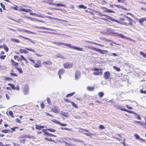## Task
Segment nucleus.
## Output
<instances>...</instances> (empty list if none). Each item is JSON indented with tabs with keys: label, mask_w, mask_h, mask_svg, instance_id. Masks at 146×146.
Masks as SVG:
<instances>
[{
	"label": "nucleus",
	"mask_w": 146,
	"mask_h": 146,
	"mask_svg": "<svg viewBox=\"0 0 146 146\" xmlns=\"http://www.w3.org/2000/svg\"><path fill=\"white\" fill-rule=\"evenodd\" d=\"M119 21L118 23H120L122 24L125 25H133L132 22L133 20L131 18L126 15L123 16V18H120L119 19Z\"/></svg>",
	"instance_id": "nucleus-1"
},
{
	"label": "nucleus",
	"mask_w": 146,
	"mask_h": 146,
	"mask_svg": "<svg viewBox=\"0 0 146 146\" xmlns=\"http://www.w3.org/2000/svg\"><path fill=\"white\" fill-rule=\"evenodd\" d=\"M28 60H30L32 64H35L34 66L35 68H38L41 67L42 65L41 61L40 60H38L36 61V62L35 63V60L33 59L32 58L29 57L28 58Z\"/></svg>",
	"instance_id": "nucleus-2"
},
{
	"label": "nucleus",
	"mask_w": 146,
	"mask_h": 146,
	"mask_svg": "<svg viewBox=\"0 0 146 146\" xmlns=\"http://www.w3.org/2000/svg\"><path fill=\"white\" fill-rule=\"evenodd\" d=\"M87 47L89 48H90L91 50H93L102 54H105L107 53L108 52V50H101L100 49L94 47H90L89 46H88Z\"/></svg>",
	"instance_id": "nucleus-3"
},
{
	"label": "nucleus",
	"mask_w": 146,
	"mask_h": 146,
	"mask_svg": "<svg viewBox=\"0 0 146 146\" xmlns=\"http://www.w3.org/2000/svg\"><path fill=\"white\" fill-rule=\"evenodd\" d=\"M27 50H29L34 52H35V50H34L31 48H28L27 47L25 48V49H23L22 48L20 49L19 52L20 53H24V54H27L29 52V51Z\"/></svg>",
	"instance_id": "nucleus-4"
},
{
	"label": "nucleus",
	"mask_w": 146,
	"mask_h": 146,
	"mask_svg": "<svg viewBox=\"0 0 146 146\" xmlns=\"http://www.w3.org/2000/svg\"><path fill=\"white\" fill-rule=\"evenodd\" d=\"M93 70L96 71L97 72L93 73V74L94 75L98 76L102 75V74L103 69H99L96 68H94L92 69Z\"/></svg>",
	"instance_id": "nucleus-5"
},
{
	"label": "nucleus",
	"mask_w": 146,
	"mask_h": 146,
	"mask_svg": "<svg viewBox=\"0 0 146 146\" xmlns=\"http://www.w3.org/2000/svg\"><path fill=\"white\" fill-rule=\"evenodd\" d=\"M64 46H67L69 48H72V49H76V50H79V51H82L83 50V48H80L79 47L74 46L72 45H71L70 44L64 43Z\"/></svg>",
	"instance_id": "nucleus-6"
},
{
	"label": "nucleus",
	"mask_w": 146,
	"mask_h": 146,
	"mask_svg": "<svg viewBox=\"0 0 146 146\" xmlns=\"http://www.w3.org/2000/svg\"><path fill=\"white\" fill-rule=\"evenodd\" d=\"M98 15L101 16H105L106 17V18L107 19H108L111 21L112 22H115L117 23H119L118 21L116 20L111 17L109 16L108 15H106L103 14L102 13L98 12Z\"/></svg>",
	"instance_id": "nucleus-7"
},
{
	"label": "nucleus",
	"mask_w": 146,
	"mask_h": 146,
	"mask_svg": "<svg viewBox=\"0 0 146 146\" xmlns=\"http://www.w3.org/2000/svg\"><path fill=\"white\" fill-rule=\"evenodd\" d=\"M18 8L17 6H15L13 7V9L16 10H18L19 12L24 11L26 12H29L31 11V10L30 9H25L22 8H20L18 9Z\"/></svg>",
	"instance_id": "nucleus-8"
},
{
	"label": "nucleus",
	"mask_w": 146,
	"mask_h": 146,
	"mask_svg": "<svg viewBox=\"0 0 146 146\" xmlns=\"http://www.w3.org/2000/svg\"><path fill=\"white\" fill-rule=\"evenodd\" d=\"M26 135H23L20 136L18 137L19 142L21 143H22L24 144V143L26 141Z\"/></svg>",
	"instance_id": "nucleus-9"
},
{
	"label": "nucleus",
	"mask_w": 146,
	"mask_h": 146,
	"mask_svg": "<svg viewBox=\"0 0 146 146\" xmlns=\"http://www.w3.org/2000/svg\"><path fill=\"white\" fill-rule=\"evenodd\" d=\"M63 66L65 68L69 69L72 68L73 65L72 63L67 62L64 63Z\"/></svg>",
	"instance_id": "nucleus-10"
},
{
	"label": "nucleus",
	"mask_w": 146,
	"mask_h": 146,
	"mask_svg": "<svg viewBox=\"0 0 146 146\" xmlns=\"http://www.w3.org/2000/svg\"><path fill=\"white\" fill-rule=\"evenodd\" d=\"M65 72L64 70L63 69H60L58 72V74L59 75V78H61V75H63Z\"/></svg>",
	"instance_id": "nucleus-11"
},
{
	"label": "nucleus",
	"mask_w": 146,
	"mask_h": 146,
	"mask_svg": "<svg viewBox=\"0 0 146 146\" xmlns=\"http://www.w3.org/2000/svg\"><path fill=\"white\" fill-rule=\"evenodd\" d=\"M104 78L105 79L108 80L110 78V73L108 71H106L104 73Z\"/></svg>",
	"instance_id": "nucleus-12"
},
{
	"label": "nucleus",
	"mask_w": 146,
	"mask_h": 146,
	"mask_svg": "<svg viewBox=\"0 0 146 146\" xmlns=\"http://www.w3.org/2000/svg\"><path fill=\"white\" fill-rule=\"evenodd\" d=\"M5 54V52L1 51L0 53V59L1 60H4L6 57V55Z\"/></svg>",
	"instance_id": "nucleus-13"
},
{
	"label": "nucleus",
	"mask_w": 146,
	"mask_h": 146,
	"mask_svg": "<svg viewBox=\"0 0 146 146\" xmlns=\"http://www.w3.org/2000/svg\"><path fill=\"white\" fill-rule=\"evenodd\" d=\"M29 92V88L27 86H25L24 88L23 93L25 94L26 95L28 94Z\"/></svg>",
	"instance_id": "nucleus-14"
},
{
	"label": "nucleus",
	"mask_w": 146,
	"mask_h": 146,
	"mask_svg": "<svg viewBox=\"0 0 146 146\" xmlns=\"http://www.w3.org/2000/svg\"><path fill=\"white\" fill-rule=\"evenodd\" d=\"M80 77V72L79 71H76L75 74V79L76 80H78Z\"/></svg>",
	"instance_id": "nucleus-15"
},
{
	"label": "nucleus",
	"mask_w": 146,
	"mask_h": 146,
	"mask_svg": "<svg viewBox=\"0 0 146 146\" xmlns=\"http://www.w3.org/2000/svg\"><path fill=\"white\" fill-rule=\"evenodd\" d=\"M8 85L10 86L11 87L12 89L13 90H19V88L18 85L17 87H15V85L14 84H12L10 83L8 84Z\"/></svg>",
	"instance_id": "nucleus-16"
},
{
	"label": "nucleus",
	"mask_w": 146,
	"mask_h": 146,
	"mask_svg": "<svg viewBox=\"0 0 146 146\" xmlns=\"http://www.w3.org/2000/svg\"><path fill=\"white\" fill-rule=\"evenodd\" d=\"M52 121L53 122L57 123L61 126H66L67 125L66 124L62 123L59 121H58L56 119H53Z\"/></svg>",
	"instance_id": "nucleus-17"
},
{
	"label": "nucleus",
	"mask_w": 146,
	"mask_h": 146,
	"mask_svg": "<svg viewBox=\"0 0 146 146\" xmlns=\"http://www.w3.org/2000/svg\"><path fill=\"white\" fill-rule=\"evenodd\" d=\"M79 129L80 130H82L83 131L88 132V133H84V134L85 135H86L87 136H91V135H94V134H92V133H90L89 131L88 130H87V129H82V128H80Z\"/></svg>",
	"instance_id": "nucleus-18"
},
{
	"label": "nucleus",
	"mask_w": 146,
	"mask_h": 146,
	"mask_svg": "<svg viewBox=\"0 0 146 146\" xmlns=\"http://www.w3.org/2000/svg\"><path fill=\"white\" fill-rule=\"evenodd\" d=\"M10 62L12 66L15 67L18 66L19 64L18 63L15 62L13 59L11 60Z\"/></svg>",
	"instance_id": "nucleus-19"
},
{
	"label": "nucleus",
	"mask_w": 146,
	"mask_h": 146,
	"mask_svg": "<svg viewBox=\"0 0 146 146\" xmlns=\"http://www.w3.org/2000/svg\"><path fill=\"white\" fill-rule=\"evenodd\" d=\"M52 111L56 113H58L59 112V110L56 106H54L52 109Z\"/></svg>",
	"instance_id": "nucleus-20"
},
{
	"label": "nucleus",
	"mask_w": 146,
	"mask_h": 146,
	"mask_svg": "<svg viewBox=\"0 0 146 146\" xmlns=\"http://www.w3.org/2000/svg\"><path fill=\"white\" fill-rule=\"evenodd\" d=\"M138 21L141 24H143V23L146 21V17L141 18L138 19Z\"/></svg>",
	"instance_id": "nucleus-21"
},
{
	"label": "nucleus",
	"mask_w": 146,
	"mask_h": 146,
	"mask_svg": "<svg viewBox=\"0 0 146 146\" xmlns=\"http://www.w3.org/2000/svg\"><path fill=\"white\" fill-rule=\"evenodd\" d=\"M46 127V126L45 125H42V126H40L38 125H35V128L36 129L38 130H40L42 129L43 128H44Z\"/></svg>",
	"instance_id": "nucleus-22"
},
{
	"label": "nucleus",
	"mask_w": 146,
	"mask_h": 146,
	"mask_svg": "<svg viewBox=\"0 0 146 146\" xmlns=\"http://www.w3.org/2000/svg\"><path fill=\"white\" fill-rule=\"evenodd\" d=\"M116 109H120L121 111L127 112L128 113H132V112H131V111H129V110H127L125 109V108H121V107L119 106H117L116 108Z\"/></svg>",
	"instance_id": "nucleus-23"
},
{
	"label": "nucleus",
	"mask_w": 146,
	"mask_h": 146,
	"mask_svg": "<svg viewBox=\"0 0 146 146\" xmlns=\"http://www.w3.org/2000/svg\"><path fill=\"white\" fill-rule=\"evenodd\" d=\"M18 30L19 31H21L22 32H25L27 33H31V34H34V33L33 32H31L28 30H26L24 29H18Z\"/></svg>",
	"instance_id": "nucleus-24"
},
{
	"label": "nucleus",
	"mask_w": 146,
	"mask_h": 146,
	"mask_svg": "<svg viewBox=\"0 0 146 146\" xmlns=\"http://www.w3.org/2000/svg\"><path fill=\"white\" fill-rule=\"evenodd\" d=\"M50 4L51 5H56L58 7L62 6L64 7L65 6V5L64 4H61L59 3L55 4L53 3H50Z\"/></svg>",
	"instance_id": "nucleus-25"
},
{
	"label": "nucleus",
	"mask_w": 146,
	"mask_h": 146,
	"mask_svg": "<svg viewBox=\"0 0 146 146\" xmlns=\"http://www.w3.org/2000/svg\"><path fill=\"white\" fill-rule=\"evenodd\" d=\"M131 111V112H132V113H131V114H133L135 115H136L137 116L136 117L137 118V119H139V120L141 119V117L137 114L136 113H135L133 111Z\"/></svg>",
	"instance_id": "nucleus-26"
},
{
	"label": "nucleus",
	"mask_w": 146,
	"mask_h": 146,
	"mask_svg": "<svg viewBox=\"0 0 146 146\" xmlns=\"http://www.w3.org/2000/svg\"><path fill=\"white\" fill-rule=\"evenodd\" d=\"M13 57L15 60H17L18 62H19V61L21 62V57H20V58H19V56L15 55Z\"/></svg>",
	"instance_id": "nucleus-27"
},
{
	"label": "nucleus",
	"mask_w": 146,
	"mask_h": 146,
	"mask_svg": "<svg viewBox=\"0 0 146 146\" xmlns=\"http://www.w3.org/2000/svg\"><path fill=\"white\" fill-rule=\"evenodd\" d=\"M18 37H21L23 39L29 40L32 43H33V41L31 39L29 38H27V37H25V36H22L21 35H19V36Z\"/></svg>",
	"instance_id": "nucleus-28"
},
{
	"label": "nucleus",
	"mask_w": 146,
	"mask_h": 146,
	"mask_svg": "<svg viewBox=\"0 0 146 146\" xmlns=\"http://www.w3.org/2000/svg\"><path fill=\"white\" fill-rule=\"evenodd\" d=\"M52 43L58 46L64 45V43L60 42H53Z\"/></svg>",
	"instance_id": "nucleus-29"
},
{
	"label": "nucleus",
	"mask_w": 146,
	"mask_h": 146,
	"mask_svg": "<svg viewBox=\"0 0 146 146\" xmlns=\"http://www.w3.org/2000/svg\"><path fill=\"white\" fill-rule=\"evenodd\" d=\"M103 12H107L108 13H114V12L112 10H109L107 8H106V9Z\"/></svg>",
	"instance_id": "nucleus-30"
},
{
	"label": "nucleus",
	"mask_w": 146,
	"mask_h": 146,
	"mask_svg": "<svg viewBox=\"0 0 146 146\" xmlns=\"http://www.w3.org/2000/svg\"><path fill=\"white\" fill-rule=\"evenodd\" d=\"M95 88V87L94 86L91 87L88 86L87 87V90L89 91H93Z\"/></svg>",
	"instance_id": "nucleus-31"
},
{
	"label": "nucleus",
	"mask_w": 146,
	"mask_h": 146,
	"mask_svg": "<svg viewBox=\"0 0 146 146\" xmlns=\"http://www.w3.org/2000/svg\"><path fill=\"white\" fill-rule=\"evenodd\" d=\"M11 40L13 42H16L17 43H19L20 42V41L19 40L16 39L15 38H11Z\"/></svg>",
	"instance_id": "nucleus-32"
},
{
	"label": "nucleus",
	"mask_w": 146,
	"mask_h": 146,
	"mask_svg": "<svg viewBox=\"0 0 146 146\" xmlns=\"http://www.w3.org/2000/svg\"><path fill=\"white\" fill-rule=\"evenodd\" d=\"M20 57H21V61L23 60L25 61L26 63L28 62V61L27 59H26L24 57V56L22 55H21L20 56Z\"/></svg>",
	"instance_id": "nucleus-33"
},
{
	"label": "nucleus",
	"mask_w": 146,
	"mask_h": 146,
	"mask_svg": "<svg viewBox=\"0 0 146 146\" xmlns=\"http://www.w3.org/2000/svg\"><path fill=\"white\" fill-rule=\"evenodd\" d=\"M3 47L4 49V50L6 51V52H7L9 51V48L6 45L3 44Z\"/></svg>",
	"instance_id": "nucleus-34"
},
{
	"label": "nucleus",
	"mask_w": 146,
	"mask_h": 146,
	"mask_svg": "<svg viewBox=\"0 0 146 146\" xmlns=\"http://www.w3.org/2000/svg\"><path fill=\"white\" fill-rule=\"evenodd\" d=\"M134 123H137L139 124L141 126H143L145 124L144 123L142 122L141 121H135Z\"/></svg>",
	"instance_id": "nucleus-35"
},
{
	"label": "nucleus",
	"mask_w": 146,
	"mask_h": 146,
	"mask_svg": "<svg viewBox=\"0 0 146 146\" xmlns=\"http://www.w3.org/2000/svg\"><path fill=\"white\" fill-rule=\"evenodd\" d=\"M52 64V63L49 61H44L43 62V65H51Z\"/></svg>",
	"instance_id": "nucleus-36"
},
{
	"label": "nucleus",
	"mask_w": 146,
	"mask_h": 146,
	"mask_svg": "<svg viewBox=\"0 0 146 146\" xmlns=\"http://www.w3.org/2000/svg\"><path fill=\"white\" fill-rule=\"evenodd\" d=\"M1 131L4 133H8L11 132L10 130L7 129L1 130Z\"/></svg>",
	"instance_id": "nucleus-37"
},
{
	"label": "nucleus",
	"mask_w": 146,
	"mask_h": 146,
	"mask_svg": "<svg viewBox=\"0 0 146 146\" xmlns=\"http://www.w3.org/2000/svg\"><path fill=\"white\" fill-rule=\"evenodd\" d=\"M16 70H17L20 74H22L23 73V71L21 68H19L18 67H15Z\"/></svg>",
	"instance_id": "nucleus-38"
},
{
	"label": "nucleus",
	"mask_w": 146,
	"mask_h": 146,
	"mask_svg": "<svg viewBox=\"0 0 146 146\" xmlns=\"http://www.w3.org/2000/svg\"><path fill=\"white\" fill-rule=\"evenodd\" d=\"M71 104L72 105L74 106L75 108H78V105L74 103L73 102H71Z\"/></svg>",
	"instance_id": "nucleus-39"
},
{
	"label": "nucleus",
	"mask_w": 146,
	"mask_h": 146,
	"mask_svg": "<svg viewBox=\"0 0 146 146\" xmlns=\"http://www.w3.org/2000/svg\"><path fill=\"white\" fill-rule=\"evenodd\" d=\"M74 94H75V92H73L72 93H71L67 94L66 95V97L68 98V97H69L72 96H73Z\"/></svg>",
	"instance_id": "nucleus-40"
},
{
	"label": "nucleus",
	"mask_w": 146,
	"mask_h": 146,
	"mask_svg": "<svg viewBox=\"0 0 146 146\" xmlns=\"http://www.w3.org/2000/svg\"><path fill=\"white\" fill-rule=\"evenodd\" d=\"M46 130L50 132H54L56 131V130L55 129H52V128H47L46 129Z\"/></svg>",
	"instance_id": "nucleus-41"
},
{
	"label": "nucleus",
	"mask_w": 146,
	"mask_h": 146,
	"mask_svg": "<svg viewBox=\"0 0 146 146\" xmlns=\"http://www.w3.org/2000/svg\"><path fill=\"white\" fill-rule=\"evenodd\" d=\"M140 53L141 56L143 57L146 58V54L142 52H140Z\"/></svg>",
	"instance_id": "nucleus-42"
},
{
	"label": "nucleus",
	"mask_w": 146,
	"mask_h": 146,
	"mask_svg": "<svg viewBox=\"0 0 146 146\" xmlns=\"http://www.w3.org/2000/svg\"><path fill=\"white\" fill-rule=\"evenodd\" d=\"M9 115H10L12 117H14V116L13 115V113L11 111H10L9 112Z\"/></svg>",
	"instance_id": "nucleus-43"
},
{
	"label": "nucleus",
	"mask_w": 146,
	"mask_h": 146,
	"mask_svg": "<svg viewBox=\"0 0 146 146\" xmlns=\"http://www.w3.org/2000/svg\"><path fill=\"white\" fill-rule=\"evenodd\" d=\"M4 78L5 80H6V81H9L10 80H13L11 78L9 77H4Z\"/></svg>",
	"instance_id": "nucleus-44"
},
{
	"label": "nucleus",
	"mask_w": 146,
	"mask_h": 146,
	"mask_svg": "<svg viewBox=\"0 0 146 146\" xmlns=\"http://www.w3.org/2000/svg\"><path fill=\"white\" fill-rule=\"evenodd\" d=\"M45 140H47L49 141H53L55 142L54 141L53 139H52L51 138H50L49 139H48L47 137H45L44 139Z\"/></svg>",
	"instance_id": "nucleus-45"
},
{
	"label": "nucleus",
	"mask_w": 146,
	"mask_h": 146,
	"mask_svg": "<svg viewBox=\"0 0 146 146\" xmlns=\"http://www.w3.org/2000/svg\"><path fill=\"white\" fill-rule=\"evenodd\" d=\"M113 68L114 69H115L117 71L119 72V71H120V68L117 67L115 66H113Z\"/></svg>",
	"instance_id": "nucleus-46"
},
{
	"label": "nucleus",
	"mask_w": 146,
	"mask_h": 146,
	"mask_svg": "<svg viewBox=\"0 0 146 146\" xmlns=\"http://www.w3.org/2000/svg\"><path fill=\"white\" fill-rule=\"evenodd\" d=\"M61 129L63 130H66L68 131H72V130L71 129H69L65 127H61Z\"/></svg>",
	"instance_id": "nucleus-47"
},
{
	"label": "nucleus",
	"mask_w": 146,
	"mask_h": 146,
	"mask_svg": "<svg viewBox=\"0 0 146 146\" xmlns=\"http://www.w3.org/2000/svg\"><path fill=\"white\" fill-rule=\"evenodd\" d=\"M98 94L100 98H102L104 95V93L102 92H99Z\"/></svg>",
	"instance_id": "nucleus-48"
},
{
	"label": "nucleus",
	"mask_w": 146,
	"mask_h": 146,
	"mask_svg": "<svg viewBox=\"0 0 146 146\" xmlns=\"http://www.w3.org/2000/svg\"><path fill=\"white\" fill-rule=\"evenodd\" d=\"M78 7L80 8H83L84 9H85L86 8V7L84 6V5H79Z\"/></svg>",
	"instance_id": "nucleus-49"
},
{
	"label": "nucleus",
	"mask_w": 146,
	"mask_h": 146,
	"mask_svg": "<svg viewBox=\"0 0 146 146\" xmlns=\"http://www.w3.org/2000/svg\"><path fill=\"white\" fill-rule=\"evenodd\" d=\"M37 28L41 29H43L47 30H50V29L47 28H45L44 27H37Z\"/></svg>",
	"instance_id": "nucleus-50"
},
{
	"label": "nucleus",
	"mask_w": 146,
	"mask_h": 146,
	"mask_svg": "<svg viewBox=\"0 0 146 146\" xmlns=\"http://www.w3.org/2000/svg\"><path fill=\"white\" fill-rule=\"evenodd\" d=\"M93 44H95L96 45L101 46V47H104V45H102L101 44H99L96 42H94L93 43Z\"/></svg>",
	"instance_id": "nucleus-51"
},
{
	"label": "nucleus",
	"mask_w": 146,
	"mask_h": 146,
	"mask_svg": "<svg viewBox=\"0 0 146 146\" xmlns=\"http://www.w3.org/2000/svg\"><path fill=\"white\" fill-rule=\"evenodd\" d=\"M0 5L1 7L4 10H6L5 6V5L3 4L2 3H1Z\"/></svg>",
	"instance_id": "nucleus-52"
},
{
	"label": "nucleus",
	"mask_w": 146,
	"mask_h": 146,
	"mask_svg": "<svg viewBox=\"0 0 146 146\" xmlns=\"http://www.w3.org/2000/svg\"><path fill=\"white\" fill-rule=\"evenodd\" d=\"M46 100L48 103L49 104H51V103L50 98H47L46 99Z\"/></svg>",
	"instance_id": "nucleus-53"
},
{
	"label": "nucleus",
	"mask_w": 146,
	"mask_h": 146,
	"mask_svg": "<svg viewBox=\"0 0 146 146\" xmlns=\"http://www.w3.org/2000/svg\"><path fill=\"white\" fill-rule=\"evenodd\" d=\"M60 114L62 115H63L65 117H67V113L66 112H63L62 113H60Z\"/></svg>",
	"instance_id": "nucleus-54"
},
{
	"label": "nucleus",
	"mask_w": 146,
	"mask_h": 146,
	"mask_svg": "<svg viewBox=\"0 0 146 146\" xmlns=\"http://www.w3.org/2000/svg\"><path fill=\"white\" fill-rule=\"evenodd\" d=\"M31 20L36 21H38L40 22H43L42 20L37 19H31Z\"/></svg>",
	"instance_id": "nucleus-55"
},
{
	"label": "nucleus",
	"mask_w": 146,
	"mask_h": 146,
	"mask_svg": "<svg viewBox=\"0 0 146 146\" xmlns=\"http://www.w3.org/2000/svg\"><path fill=\"white\" fill-rule=\"evenodd\" d=\"M103 39L105 41H106V42H111L112 41V40H109V39H107L106 38H103Z\"/></svg>",
	"instance_id": "nucleus-56"
},
{
	"label": "nucleus",
	"mask_w": 146,
	"mask_h": 146,
	"mask_svg": "<svg viewBox=\"0 0 146 146\" xmlns=\"http://www.w3.org/2000/svg\"><path fill=\"white\" fill-rule=\"evenodd\" d=\"M41 108L42 109H43L44 107V104L43 102H42L40 104Z\"/></svg>",
	"instance_id": "nucleus-57"
},
{
	"label": "nucleus",
	"mask_w": 146,
	"mask_h": 146,
	"mask_svg": "<svg viewBox=\"0 0 146 146\" xmlns=\"http://www.w3.org/2000/svg\"><path fill=\"white\" fill-rule=\"evenodd\" d=\"M64 101L66 102L71 103V102H72L71 101L69 100L67 98H64Z\"/></svg>",
	"instance_id": "nucleus-58"
},
{
	"label": "nucleus",
	"mask_w": 146,
	"mask_h": 146,
	"mask_svg": "<svg viewBox=\"0 0 146 146\" xmlns=\"http://www.w3.org/2000/svg\"><path fill=\"white\" fill-rule=\"evenodd\" d=\"M134 136L135 137L136 139H137L139 140L140 138V136L137 134H135L134 135Z\"/></svg>",
	"instance_id": "nucleus-59"
},
{
	"label": "nucleus",
	"mask_w": 146,
	"mask_h": 146,
	"mask_svg": "<svg viewBox=\"0 0 146 146\" xmlns=\"http://www.w3.org/2000/svg\"><path fill=\"white\" fill-rule=\"evenodd\" d=\"M99 128L101 129H104L105 128V127L102 125H100L99 126Z\"/></svg>",
	"instance_id": "nucleus-60"
},
{
	"label": "nucleus",
	"mask_w": 146,
	"mask_h": 146,
	"mask_svg": "<svg viewBox=\"0 0 146 146\" xmlns=\"http://www.w3.org/2000/svg\"><path fill=\"white\" fill-rule=\"evenodd\" d=\"M10 74L13 76H15V77H17L18 76L16 74L13 73H10Z\"/></svg>",
	"instance_id": "nucleus-61"
},
{
	"label": "nucleus",
	"mask_w": 146,
	"mask_h": 146,
	"mask_svg": "<svg viewBox=\"0 0 146 146\" xmlns=\"http://www.w3.org/2000/svg\"><path fill=\"white\" fill-rule=\"evenodd\" d=\"M15 21L19 23H21V22H23L22 20L21 19H19L17 21Z\"/></svg>",
	"instance_id": "nucleus-62"
},
{
	"label": "nucleus",
	"mask_w": 146,
	"mask_h": 146,
	"mask_svg": "<svg viewBox=\"0 0 146 146\" xmlns=\"http://www.w3.org/2000/svg\"><path fill=\"white\" fill-rule=\"evenodd\" d=\"M140 92L141 93L146 94V91H143V90L142 89L140 90Z\"/></svg>",
	"instance_id": "nucleus-63"
},
{
	"label": "nucleus",
	"mask_w": 146,
	"mask_h": 146,
	"mask_svg": "<svg viewBox=\"0 0 146 146\" xmlns=\"http://www.w3.org/2000/svg\"><path fill=\"white\" fill-rule=\"evenodd\" d=\"M17 123H20L21 121L19 118H16L15 119Z\"/></svg>",
	"instance_id": "nucleus-64"
}]
</instances>
